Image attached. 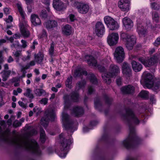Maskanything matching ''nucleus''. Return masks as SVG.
Instances as JSON below:
<instances>
[{
    "label": "nucleus",
    "instance_id": "nucleus-3",
    "mask_svg": "<svg viewBox=\"0 0 160 160\" xmlns=\"http://www.w3.org/2000/svg\"><path fill=\"white\" fill-rule=\"evenodd\" d=\"M142 78L141 83L144 88H152L156 92L159 90L160 82L154 81L151 74L147 72H145L143 74Z\"/></svg>",
    "mask_w": 160,
    "mask_h": 160
},
{
    "label": "nucleus",
    "instance_id": "nucleus-2",
    "mask_svg": "<svg viewBox=\"0 0 160 160\" xmlns=\"http://www.w3.org/2000/svg\"><path fill=\"white\" fill-rule=\"evenodd\" d=\"M57 141L59 143L60 150L58 152L59 156L65 158L69 150V147L72 142V139L65 137L64 134L62 133L59 136Z\"/></svg>",
    "mask_w": 160,
    "mask_h": 160
},
{
    "label": "nucleus",
    "instance_id": "nucleus-64",
    "mask_svg": "<svg viewBox=\"0 0 160 160\" xmlns=\"http://www.w3.org/2000/svg\"><path fill=\"white\" fill-rule=\"evenodd\" d=\"M62 2L60 0H53V6L56 5V4L59 3L60 2Z\"/></svg>",
    "mask_w": 160,
    "mask_h": 160
},
{
    "label": "nucleus",
    "instance_id": "nucleus-56",
    "mask_svg": "<svg viewBox=\"0 0 160 160\" xmlns=\"http://www.w3.org/2000/svg\"><path fill=\"white\" fill-rule=\"evenodd\" d=\"M43 2L46 5L48 6V7L47 8V11L49 12L50 8L49 7H48V6L50 4V0H44L43 1Z\"/></svg>",
    "mask_w": 160,
    "mask_h": 160
},
{
    "label": "nucleus",
    "instance_id": "nucleus-59",
    "mask_svg": "<svg viewBox=\"0 0 160 160\" xmlns=\"http://www.w3.org/2000/svg\"><path fill=\"white\" fill-rule=\"evenodd\" d=\"M18 104L19 106L23 108H26V105L21 101H18Z\"/></svg>",
    "mask_w": 160,
    "mask_h": 160
},
{
    "label": "nucleus",
    "instance_id": "nucleus-7",
    "mask_svg": "<svg viewBox=\"0 0 160 160\" xmlns=\"http://www.w3.org/2000/svg\"><path fill=\"white\" fill-rule=\"evenodd\" d=\"M121 38L125 40L126 45L128 50H131L136 43V38L135 36H131L125 33H122L121 35Z\"/></svg>",
    "mask_w": 160,
    "mask_h": 160
},
{
    "label": "nucleus",
    "instance_id": "nucleus-49",
    "mask_svg": "<svg viewBox=\"0 0 160 160\" xmlns=\"http://www.w3.org/2000/svg\"><path fill=\"white\" fill-rule=\"evenodd\" d=\"M21 42L22 45H20V46H19L20 48H25L27 47V42L26 41L24 40H22L21 41Z\"/></svg>",
    "mask_w": 160,
    "mask_h": 160
},
{
    "label": "nucleus",
    "instance_id": "nucleus-6",
    "mask_svg": "<svg viewBox=\"0 0 160 160\" xmlns=\"http://www.w3.org/2000/svg\"><path fill=\"white\" fill-rule=\"evenodd\" d=\"M55 118L54 111L51 109H48L45 111L44 116L41 119L40 123L46 129L48 125L49 121H53Z\"/></svg>",
    "mask_w": 160,
    "mask_h": 160
},
{
    "label": "nucleus",
    "instance_id": "nucleus-24",
    "mask_svg": "<svg viewBox=\"0 0 160 160\" xmlns=\"http://www.w3.org/2000/svg\"><path fill=\"white\" fill-rule=\"evenodd\" d=\"M132 67L134 71L136 72L140 71L142 67V65L139 63L134 61H132L131 63Z\"/></svg>",
    "mask_w": 160,
    "mask_h": 160
},
{
    "label": "nucleus",
    "instance_id": "nucleus-20",
    "mask_svg": "<svg viewBox=\"0 0 160 160\" xmlns=\"http://www.w3.org/2000/svg\"><path fill=\"white\" fill-rule=\"evenodd\" d=\"M121 90L123 93L130 94L133 92L134 88L131 85H128L122 87L121 88Z\"/></svg>",
    "mask_w": 160,
    "mask_h": 160
},
{
    "label": "nucleus",
    "instance_id": "nucleus-51",
    "mask_svg": "<svg viewBox=\"0 0 160 160\" xmlns=\"http://www.w3.org/2000/svg\"><path fill=\"white\" fill-rule=\"evenodd\" d=\"M75 16L73 14H70L68 18V22H73L75 20Z\"/></svg>",
    "mask_w": 160,
    "mask_h": 160
},
{
    "label": "nucleus",
    "instance_id": "nucleus-57",
    "mask_svg": "<svg viewBox=\"0 0 160 160\" xmlns=\"http://www.w3.org/2000/svg\"><path fill=\"white\" fill-rule=\"evenodd\" d=\"M13 54L15 57H19L22 55L21 51L17 50L15 52H13Z\"/></svg>",
    "mask_w": 160,
    "mask_h": 160
},
{
    "label": "nucleus",
    "instance_id": "nucleus-29",
    "mask_svg": "<svg viewBox=\"0 0 160 160\" xmlns=\"http://www.w3.org/2000/svg\"><path fill=\"white\" fill-rule=\"evenodd\" d=\"M87 73L81 68H78L74 72V75L76 77L80 76L83 75H87Z\"/></svg>",
    "mask_w": 160,
    "mask_h": 160
},
{
    "label": "nucleus",
    "instance_id": "nucleus-53",
    "mask_svg": "<svg viewBox=\"0 0 160 160\" xmlns=\"http://www.w3.org/2000/svg\"><path fill=\"white\" fill-rule=\"evenodd\" d=\"M153 44L156 47H158L160 45V36L157 38Z\"/></svg>",
    "mask_w": 160,
    "mask_h": 160
},
{
    "label": "nucleus",
    "instance_id": "nucleus-11",
    "mask_svg": "<svg viewBox=\"0 0 160 160\" xmlns=\"http://www.w3.org/2000/svg\"><path fill=\"white\" fill-rule=\"evenodd\" d=\"M85 58L87 59L88 64L90 66L98 68V69L101 72H103L105 70V68L102 66H100L97 64V62L94 58L91 56L86 55Z\"/></svg>",
    "mask_w": 160,
    "mask_h": 160
},
{
    "label": "nucleus",
    "instance_id": "nucleus-47",
    "mask_svg": "<svg viewBox=\"0 0 160 160\" xmlns=\"http://www.w3.org/2000/svg\"><path fill=\"white\" fill-rule=\"evenodd\" d=\"M19 46H20L19 42L18 41H14V42L11 45V47L12 48H19Z\"/></svg>",
    "mask_w": 160,
    "mask_h": 160
},
{
    "label": "nucleus",
    "instance_id": "nucleus-1",
    "mask_svg": "<svg viewBox=\"0 0 160 160\" xmlns=\"http://www.w3.org/2000/svg\"><path fill=\"white\" fill-rule=\"evenodd\" d=\"M3 139L18 147H23L39 155L41 153L37 142L34 140H30L27 138H22L18 136L10 138L9 132L6 131L2 135Z\"/></svg>",
    "mask_w": 160,
    "mask_h": 160
},
{
    "label": "nucleus",
    "instance_id": "nucleus-15",
    "mask_svg": "<svg viewBox=\"0 0 160 160\" xmlns=\"http://www.w3.org/2000/svg\"><path fill=\"white\" fill-rule=\"evenodd\" d=\"M95 30L97 35L101 37L105 32V28L102 22H99L96 23Z\"/></svg>",
    "mask_w": 160,
    "mask_h": 160
},
{
    "label": "nucleus",
    "instance_id": "nucleus-28",
    "mask_svg": "<svg viewBox=\"0 0 160 160\" xmlns=\"http://www.w3.org/2000/svg\"><path fill=\"white\" fill-rule=\"evenodd\" d=\"M11 72L10 70H3L1 73L2 80L3 81H6L9 76Z\"/></svg>",
    "mask_w": 160,
    "mask_h": 160
},
{
    "label": "nucleus",
    "instance_id": "nucleus-18",
    "mask_svg": "<svg viewBox=\"0 0 160 160\" xmlns=\"http://www.w3.org/2000/svg\"><path fill=\"white\" fill-rule=\"evenodd\" d=\"M30 20L32 24L35 26L40 25L41 24V21L38 16L35 14L31 15Z\"/></svg>",
    "mask_w": 160,
    "mask_h": 160
},
{
    "label": "nucleus",
    "instance_id": "nucleus-8",
    "mask_svg": "<svg viewBox=\"0 0 160 160\" xmlns=\"http://www.w3.org/2000/svg\"><path fill=\"white\" fill-rule=\"evenodd\" d=\"M158 59V55L157 54H155L149 59L141 57L138 59L139 61L146 67H149L154 65L157 62Z\"/></svg>",
    "mask_w": 160,
    "mask_h": 160
},
{
    "label": "nucleus",
    "instance_id": "nucleus-9",
    "mask_svg": "<svg viewBox=\"0 0 160 160\" xmlns=\"http://www.w3.org/2000/svg\"><path fill=\"white\" fill-rule=\"evenodd\" d=\"M114 56L118 63L122 62L124 58L123 48L121 47H118L117 48L114 54Z\"/></svg>",
    "mask_w": 160,
    "mask_h": 160
},
{
    "label": "nucleus",
    "instance_id": "nucleus-17",
    "mask_svg": "<svg viewBox=\"0 0 160 160\" xmlns=\"http://www.w3.org/2000/svg\"><path fill=\"white\" fill-rule=\"evenodd\" d=\"M122 72L123 75L127 77H130L132 75V70L128 64L124 62L122 65Z\"/></svg>",
    "mask_w": 160,
    "mask_h": 160
},
{
    "label": "nucleus",
    "instance_id": "nucleus-35",
    "mask_svg": "<svg viewBox=\"0 0 160 160\" xmlns=\"http://www.w3.org/2000/svg\"><path fill=\"white\" fill-rule=\"evenodd\" d=\"M35 94L37 96H41L42 95H46V92L43 89H38L34 90Z\"/></svg>",
    "mask_w": 160,
    "mask_h": 160
},
{
    "label": "nucleus",
    "instance_id": "nucleus-27",
    "mask_svg": "<svg viewBox=\"0 0 160 160\" xmlns=\"http://www.w3.org/2000/svg\"><path fill=\"white\" fill-rule=\"evenodd\" d=\"M119 7L123 11L127 12L130 9V2L118 4Z\"/></svg>",
    "mask_w": 160,
    "mask_h": 160
},
{
    "label": "nucleus",
    "instance_id": "nucleus-33",
    "mask_svg": "<svg viewBox=\"0 0 160 160\" xmlns=\"http://www.w3.org/2000/svg\"><path fill=\"white\" fill-rule=\"evenodd\" d=\"M35 61L33 60L32 61L29 63H27L25 67H22L21 69V71L22 72H24L25 70L28 69L31 66L35 65Z\"/></svg>",
    "mask_w": 160,
    "mask_h": 160
},
{
    "label": "nucleus",
    "instance_id": "nucleus-30",
    "mask_svg": "<svg viewBox=\"0 0 160 160\" xmlns=\"http://www.w3.org/2000/svg\"><path fill=\"white\" fill-rule=\"evenodd\" d=\"M43 55L41 52H39L37 54L35 55L34 56L35 59L38 63H41L43 59Z\"/></svg>",
    "mask_w": 160,
    "mask_h": 160
},
{
    "label": "nucleus",
    "instance_id": "nucleus-60",
    "mask_svg": "<svg viewBox=\"0 0 160 160\" xmlns=\"http://www.w3.org/2000/svg\"><path fill=\"white\" fill-rule=\"evenodd\" d=\"M4 12L5 14L7 15L10 13V11L9 8H6L4 9Z\"/></svg>",
    "mask_w": 160,
    "mask_h": 160
},
{
    "label": "nucleus",
    "instance_id": "nucleus-26",
    "mask_svg": "<svg viewBox=\"0 0 160 160\" xmlns=\"http://www.w3.org/2000/svg\"><path fill=\"white\" fill-rule=\"evenodd\" d=\"M62 30L63 33L66 35H69L72 32V27L68 24H67L63 27Z\"/></svg>",
    "mask_w": 160,
    "mask_h": 160
},
{
    "label": "nucleus",
    "instance_id": "nucleus-37",
    "mask_svg": "<svg viewBox=\"0 0 160 160\" xmlns=\"http://www.w3.org/2000/svg\"><path fill=\"white\" fill-rule=\"evenodd\" d=\"M88 78L90 80V82L93 84L97 83V80L94 75L92 74H89L88 75Z\"/></svg>",
    "mask_w": 160,
    "mask_h": 160
},
{
    "label": "nucleus",
    "instance_id": "nucleus-52",
    "mask_svg": "<svg viewBox=\"0 0 160 160\" xmlns=\"http://www.w3.org/2000/svg\"><path fill=\"white\" fill-rule=\"evenodd\" d=\"M86 82L84 81H82L77 84V87H78V89L82 88L84 86Z\"/></svg>",
    "mask_w": 160,
    "mask_h": 160
},
{
    "label": "nucleus",
    "instance_id": "nucleus-14",
    "mask_svg": "<svg viewBox=\"0 0 160 160\" xmlns=\"http://www.w3.org/2000/svg\"><path fill=\"white\" fill-rule=\"evenodd\" d=\"M126 117L131 118V122L135 125L138 124L140 121L134 114L133 111L131 109H128L126 110Z\"/></svg>",
    "mask_w": 160,
    "mask_h": 160
},
{
    "label": "nucleus",
    "instance_id": "nucleus-44",
    "mask_svg": "<svg viewBox=\"0 0 160 160\" xmlns=\"http://www.w3.org/2000/svg\"><path fill=\"white\" fill-rule=\"evenodd\" d=\"M151 8L154 10H158L160 8L159 5L156 2H153L151 4Z\"/></svg>",
    "mask_w": 160,
    "mask_h": 160
},
{
    "label": "nucleus",
    "instance_id": "nucleus-4",
    "mask_svg": "<svg viewBox=\"0 0 160 160\" xmlns=\"http://www.w3.org/2000/svg\"><path fill=\"white\" fill-rule=\"evenodd\" d=\"M130 132L128 137L123 142L124 146L127 148H129L133 145L134 143L138 142L139 138L136 136L135 129L134 127L129 124Z\"/></svg>",
    "mask_w": 160,
    "mask_h": 160
},
{
    "label": "nucleus",
    "instance_id": "nucleus-41",
    "mask_svg": "<svg viewBox=\"0 0 160 160\" xmlns=\"http://www.w3.org/2000/svg\"><path fill=\"white\" fill-rule=\"evenodd\" d=\"M27 129L30 130L29 133L30 135H33L36 134L38 132L37 131L35 130L33 127L29 126Z\"/></svg>",
    "mask_w": 160,
    "mask_h": 160
},
{
    "label": "nucleus",
    "instance_id": "nucleus-16",
    "mask_svg": "<svg viewBox=\"0 0 160 160\" xmlns=\"http://www.w3.org/2000/svg\"><path fill=\"white\" fill-rule=\"evenodd\" d=\"M78 11L82 14H86L88 11L89 7L88 4L78 3L77 7Z\"/></svg>",
    "mask_w": 160,
    "mask_h": 160
},
{
    "label": "nucleus",
    "instance_id": "nucleus-55",
    "mask_svg": "<svg viewBox=\"0 0 160 160\" xmlns=\"http://www.w3.org/2000/svg\"><path fill=\"white\" fill-rule=\"evenodd\" d=\"M48 101V98H42L41 100H40L39 101V102L41 104L45 105L47 103Z\"/></svg>",
    "mask_w": 160,
    "mask_h": 160
},
{
    "label": "nucleus",
    "instance_id": "nucleus-61",
    "mask_svg": "<svg viewBox=\"0 0 160 160\" xmlns=\"http://www.w3.org/2000/svg\"><path fill=\"white\" fill-rule=\"evenodd\" d=\"M94 91V89L92 88V87L90 86L88 87V94H91Z\"/></svg>",
    "mask_w": 160,
    "mask_h": 160
},
{
    "label": "nucleus",
    "instance_id": "nucleus-45",
    "mask_svg": "<svg viewBox=\"0 0 160 160\" xmlns=\"http://www.w3.org/2000/svg\"><path fill=\"white\" fill-rule=\"evenodd\" d=\"M17 6L20 13L22 17L24 18V12L22 10L21 4L18 3L17 4Z\"/></svg>",
    "mask_w": 160,
    "mask_h": 160
},
{
    "label": "nucleus",
    "instance_id": "nucleus-21",
    "mask_svg": "<svg viewBox=\"0 0 160 160\" xmlns=\"http://www.w3.org/2000/svg\"><path fill=\"white\" fill-rule=\"evenodd\" d=\"M44 25L48 30H50L57 27L58 23L55 20L49 21L45 22Z\"/></svg>",
    "mask_w": 160,
    "mask_h": 160
},
{
    "label": "nucleus",
    "instance_id": "nucleus-42",
    "mask_svg": "<svg viewBox=\"0 0 160 160\" xmlns=\"http://www.w3.org/2000/svg\"><path fill=\"white\" fill-rule=\"evenodd\" d=\"M148 92L146 91H142L139 93V95L141 97L146 98H148Z\"/></svg>",
    "mask_w": 160,
    "mask_h": 160
},
{
    "label": "nucleus",
    "instance_id": "nucleus-34",
    "mask_svg": "<svg viewBox=\"0 0 160 160\" xmlns=\"http://www.w3.org/2000/svg\"><path fill=\"white\" fill-rule=\"evenodd\" d=\"M108 27L110 30H115L118 29L119 26L117 22L114 20L113 22L109 24Z\"/></svg>",
    "mask_w": 160,
    "mask_h": 160
},
{
    "label": "nucleus",
    "instance_id": "nucleus-19",
    "mask_svg": "<svg viewBox=\"0 0 160 160\" xmlns=\"http://www.w3.org/2000/svg\"><path fill=\"white\" fill-rule=\"evenodd\" d=\"M123 23L127 30H130L133 26V23L130 19L125 17L122 19Z\"/></svg>",
    "mask_w": 160,
    "mask_h": 160
},
{
    "label": "nucleus",
    "instance_id": "nucleus-10",
    "mask_svg": "<svg viewBox=\"0 0 160 160\" xmlns=\"http://www.w3.org/2000/svg\"><path fill=\"white\" fill-rule=\"evenodd\" d=\"M147 28L142 19L138 18L137 20V31L140 37L144 36L147 33Z\"/></svg>",
    "mask_w": 160,
    "mask_h": 160
},
{
    "label": "nucleus",
    "instance_id": "nucleus-48",
    "mask_svg": "<svg viewBox=\"0 0 160 160\" xmlns=\"http://www.w3.org/2000/svg\"><path fill=\"white\" fill-rule=\"evenodd\" d=\"M33 111L38 115L41 112V109L37 106L35 107L33 109Z\"/></svg>",
    "mask_w": 160,
    "mask_h": 160
},
{
    "label": "nucleus",
    "instance_id": "nucleus-12",
    "mask_svg": "<svg viewBox=\"0 0 160 160\" xmlns=\"http://www.w3.org/2000/svg\"><path fill=\"white\" fill-rule=\"evenodd\" d=\"M119 36L117 33H112L109 34L107 38V42L110 46L116 45L118 42Z\"/></svg>",
    "mask_w": 160,
    "mask_h": 160
},
{
    "label": "nucleus",
    "instance_id": "nucleus-58",
    "mask_svg": "<svg viewBox=\"0 0 160 160\" xmlns=\"http://www.w3.org/2000/svg\"><path fill=\"white\" fill-rule=\"evenodd\" d=\"M130 2V0H119L118 5L121 4Z\"/></svg>",
    "mask_w": 160,
    "mask_h": 160
},
{
    "label": "nucleus",
    "instance_id": "nucleus-63",
    "mask_svg": "<svg viewBox=\"0 0 160 160\" xmlns=\"http://www.w3.org/2000/svg\"><path fill=\"white\" fill-rule=\"evenodd\" d=\"M116 82L118 86L120 85L121 84L122 80L120 78H119L117 79Z\"/></svg>",
    "mask_w": 160,
    "mask_h": 160
},
{
    "label": "nucleus",
    "instance_id": "nucleus-22",
    "mask_svg": "<svg viewBox=\"0 0 160 160\" xmlns=\"http://www.w3.org/2000/svg\"><path fill=\"white\" fill-rule=\"evenodd\" d=\"M68 4V3H64L61 2L53 7L57 10L62 11L66 9Z\"/></svg>",
    "mask_w": 160,
    "mask_h": 160
},
{
    "label": "nucleus",
    "instance_id": "nucleus-36",
    "mask_svg": "<svg viewBox=\"0 0 160 160\" xmlns=\"http://www.w3.org/2000/svg\"><path fill=\"white\" fill-rule=\"evenodd\" d=\"M104 22L105 24L107 25V26H108L109 24H110L111 23L114 22V20L112 18L109 16H106L104 18Z\"/></svg>",
    "mask_w": 160,
    "mask_h": 160
},
{
    "label": "nucleus",
    "instance_id": "nucleus-46",
    "mask_svg": "<svg viewBox=\"0 0 160 160\" xmlns=\"http://www.w3.org/2000/svg\"><path fill=\"white\" fill-rule=\"evenodd\" d=\"M54 44L52 42L51 44L50 48L49 49V53L50 55L52 56L54 54Z\"/></svg>",
    "mask_w": 160,
    "mask_h": 160
},
{
    "label": "nucleus",
    "instance_id": "nucleus-62",
    "mask_svg": "<svg viewBox=\"0 0 160 160\" xmlns=\"http://www.w3.org/2000/svg\"><path fill=\"white\" fill-rule=\"evenodd\" d=\"M12 20L13 18L12 17L11 15H9L8 18L7 19L6 22H7L9 23L12 22Z\"/></svg>",
    "mask_w": 160,
    "mask_h": 160
},
{
    "label": "nucleus",
    "instance_id": "nucleus-5",
    "mask_svg": "<svg viewBox=\"0 0 160 160\" xmlns=\"http://www.w3.org/2000/svg\"><path fill=\"white\" fill-rule=\"evenodd\" d=\"M109 70L110 72L108 73H103L102 74V79L108 84L111 83V78L116 76L117 74L120 72L119 67L114 64H112L110 65Z\"/></svg>",
    "mask_w": 160,
    "mask_h": 160
},
{
    "label": "nucleus",
    "instance_id": "nucleus-25",
    "mask_svg": "<svg viewBox=\"0 0 160 160\" xmlns=\"http://www.w3.org/2000/svg\"><path fill=\"white\" fill-rule=\"evenodd\" d=\"M72 113L76 116L80 117L83 114L84 110L82 108L77 107L73 109Z\"/></svg>",
    "mask_w": 160,
    "mask_h": 160
},
{
    "label": "nucleus",
    "instance_id": "nucleus-50",
    "mask_svg": "<svg viewBox=\"0 0 160 160\" xmlns=\"http://www.w3.org/2000/svg\"><path fill=\"white\" fill-rule=\"evenodd\" d=\"M22 125V122L18 120H15L13 122L12 125L13 127L17 128L21 126Z\"/></svg>",
    "mask_w": 160,
    "mask_h": 160
},
{
    "label": "nucleus",
    "instance_id": "nucleus-43",
    "mask_svg": "<svg viewBox=\"0 0 160 160\" xmlns=\"http://www.w3.org/2000/svg\"><path fill=\"white\" fill-rule=\"evenodd\" d=\"M28 55L27 56H24L22 58V60L23 62H26L30 59L31 57V53L30 52L28 51H27Z\"/></svg>",
    "mask_w": 160,
    "mask_h": 160
},
{
    "label": "nucleus",
    "instance_id": "nucleus-31",
    "mask_svg": "<svg viewBox=\"0 0 160 160\" xmlns=\"http://www.w3.org/2000/svg\"><path fill=\"white\" fill-rule=\"evenodd\" d=\"M32 91L31 89L30 88H27L25 91V92L24 93L23 95L24 96L28 97L31 99H33L34 98V96L32 93Z\"/></svg>",
    "mask_w": 160,
    "mask_h": 160
},
{
    "label": "nucleus",
    "instance_id": "nucleus-38",
    "mask_svg": "<svg viewBox=\"0 0 160 160\" xmlns=\"http://www.w3.org/2000/svg\"><path fill=\"white\" fill-rule=\"evenodd\" d=\"M79 99V95L78 92H74L72 94L71 99L74 102H77Z\"/></svg>",
    "mask_w": 160,
    "mask_h": 160
},
{
    "label": "nucleus",
    "instance_id": "nucleus-32",
    "mask_svg": "<svg viewBox=\"0 0 160 160\" xmlns=\"http://www.w3.org/2000/svg\"><path fill=\"white\" fill-rule=\"evenodd\" d=\"M40 141L42 143L45 142L46 139V136L44 130L42 128L40 130Z\"/></svg>",
    "mask_w": 160,
    "mask_h": 160
},
{
    "label": "nucleus",
    "instance_id": "nucleus-39",
    "mask_svg": "<svg viewBox=\"0 0 160 160\" xmlns=\"http://www.w3.org/2000/svg\"><path fill=\"white\" fill-rule=\"evenodd\" d=\"M72 77L71 76L67 78L66 82V85L67 87L69 88H71Z\"/></svg>",
    "mask_w": 160,
    "mask_h": 160
},
{
    "label": "nucleus",
    "instance_id": "nucleus-40",
    "mask_svg": "<svg viewBox=\"0 0 160 160\" xmlns=\"http://www.w3.org/2000/svg\"><path fill=\"white\" fill-rule=\"evenodd\" d=\"M152 15L153 20L156 22H158L159 18L158 13L156 12H153Z\"/></svg>",
    "mask_w": 160,
    "mask_h": 160
},
{
    "label": "nucleus",
    "instance_id": "nucleus-23",
    "mask_svg": "<svg viewBox=\"0 0 160 160\" xmlns=\"http://www.w3.org/2000/svg\"><path fill=\"white\" fill-rule=\"evenodd\" d=\"M19 26L20 32L22 35L24 37H28L30 35V33L26 28L27 25L25 27L23 24L20 23Z\"/></svg>",
    "mask_w": 160,
    "mask_h": 160
},
{
    "label": "nucleus",
    "instance_id": "nucleus-13",
    "mask_svg": "<svg viewBox=\"0 0 160 160\" xmlns=\"http://www.w3.org/2000/svg\"><path fill=\"white\" fill-rule=\"evenodd\" d=\"M62 122L63 128L66 130L72 129V124L70 123L69 117L67 113H62Z\"/></svg>",
    "mask_w": 160,
    "mask_h": 160
},
{
    "label": "nucleus",
    "instance_id": "nucleus-54",
    "mask_svg": "<svg viewBox=\"0 0 160 160\" xmlns=\"http://www.w3.org/2000/svg\"><path fill=\"white\" fill-rule=\"evenodd\" d=\"M40 16L42 18H46L47 17V14L45 10H42L40 14Z\"/></svg>",
    "mask_w": 160,
    "mask_h": 160
}]
</instances>
